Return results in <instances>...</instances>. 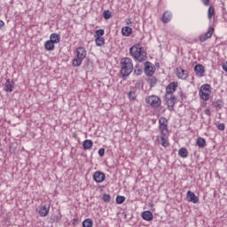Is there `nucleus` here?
Masks as SVG:
<instances>
[{
	"label": "nucleus",
	"mask_w": 227,
	"mask_h": 227,
	"mask_svg": "<svg viewBox=\"0 0 227 227\" xmlns=\"http://www.w3.org/2000/svg\"><path fill=\"white\" fill-rule=\"evenodd\" d=\"M129 54L134 58L135 61L138 63H143L146 61L147 54L146 51H143V48L139 44H135L129 48Z\"/></svg>",
	"instance_id": "obj_1"
},
{
	"label": "nucleus",
	"mask_w": 227,
	"mask_h": 227,
	"mask_svg": "<svg viewBox=\"0 0 227 227\" xmlns=\"http://www.w3.org/2000/svg\"><path fill=\"white\" fill-rule=\"evenodd\" d=\"M134 70V64L130 58H122L121 59V75L122 78L129 77V74H132Z\"/></svg>",
	"instance_id": "obj_2"
},
{
	"label": "nucleus",
	"mask_w": 227,
	"mask_h": 227,
	"mask_svg": "<svg viewBox=\"0 0 227 227\" xmlns=\"http://www.w3.org/2000/svg\"><path fill=\"white\" fill-rule=\"evenodd\" d=\"M75 54L76 56L73 59V67H81L86 58V49L84 47H78L75 51Z\"/></svg>",
	"instance_id": "obj_3"
},
{
	"label": "nucleus",
	"mask_w": 227,
	"mask_h": 227,
	"mask_svg": "<svg viewBox=\"0 0 227 227\" xmlns=\"http://www.w3.org/2000/svg\"><path fill=\"white\" fill-rule=\"evenodd\" d=\"M210 93H212V87L210 84L206 83L200 87L199 95L202 100L207 102V100L210 99Z\"/></svg>",
	"instance_id": "obj_4"
},
{
	"label": "nucleus",
	"mask_w": 227,
	"mask_h": 227,
	"mask_svg": "<svg viewBox=\"0 0 227 227\" xmlns=\"http://www.w3.org/2000/svg\"><path fill=\"white\" fill-rule=\"evenodd\" d=\"M145 102L149 104V106H152V107H160V104H162L160 98L155 95L148 96L145 98Z\"/></svg>",
	"instance_id": "obj_5"
},
{
	"label": "nucleus",
	"mask_w": 227,
	"mask_h": 227,
	"mask_svg": "<svg viewBox=\"0 0 227 227\" xmlns=\"http://www.w3.org/2000/svg\"><path fill=\"white\" fill-rule=\"evenodd\" d=\"M165 104L168 106V111H175V105L176 104L175 95H165Z\"/></svg>",
	"instance_id": "obj_6"
},
{
	"label": "nucleus",
	"mask_w": 227,
	"mask_h": 227,
	"mask_svg": "<svg viewBox=\"0 0 227 227\" xmlns=\"http://www.w3.org/2000/svg\"><path fill=\"white\" fill-rule=\"evenodd\" d=\"M159 125L161 136H168V134H169V130H168V119L160 117L159 120Z\"/></svg>",
	"instance_id": "obj_7"
},
{
	"label": "nucleus",
	"mask_w": 227,
	"mask_h": 227,
	"mask_svg": "<svg viewBox=\"0 0 227 227\" xmlns=\"http://www.w3.org/2000/svg\"><path fill=\"white\" fill-rule=\"evenodd\" d=\"M93 180L97 184H102V182L106 180V174H104V172L96 171L93 174Z\"/></svg>",
	"instance_id": "obj_8"
},
{
	"label": "nucleus",
	"mask_w": 227,
	"mask_h": 227,
	"mask_svg": "<svg viewBox=\"0 0 227 227\" xmlns=\"http://www.w3.org/2000/svg\"><path fill=\"white\" fill-rule=\"evenodd\" d=\"M212 35H214V27H210L205 34L201 35L199 38L200 42H207L208 38H212Z\"/></svg>",
	"instance_id": "obj_9"
},
{
	"label": "nucleus",
	"mask_w": 227,
	"mask_h": 227,
	"mask_svg": "<svg viewBox=\"0 0 227 227\" xmlns=\"http://www.w3.org/2000/svg\"><path fill=\"white\" fill-rule=\"evenodd\" d=\"M212 35H214V27H210L205 34L201 35L199 38L200 42H207L208 38H212Z\"/></svg>",
	"instance_id": "obj_10"
},
{
	"label": "nucleus",
	"mask_w": 227,
	"mask_h": 227,
	"mask_svg": "<svg viewBox=\"0 0 227 227\" xmlns=\"http://www.w3.org/2000/svg\"><path fill=\"white\" fill-rule=\"evenodd\" d=\"M212 35H214V27H210L205 34L201 35L199 38L200 42H207L208 38H212Z\"/></svg>",
	"instance_id": "obj_11"
},
{
	"label": "nucleus",
	"mask_w": 227,
	"mask_h": 227,
	"mask_svg": "<svg viewBox=\"0 0 227 227\" xmlns=\"http://www.w3.org/2000/svg\"><path fill=\"white\" fill-rule=\"evenodd\" d=\"M176 88H178V82H173L169 83L166 88L165 95H173V93L176 91Z\"/></svg>",
	"instance_id": "obj_12"
},
{
	"label": "nucleus",
	"mask_w": 227,
	"mask_h": 227,
	"mask_svg": "<svg viewBox=\"0 0 227 227\" xmlns=\"http://www.w3.org/2000/svg\"><path fill=\"white\" fill-rule=\"evenodd\" d=\"M186 196L188 198V201H191L192 203L200 202V198H198V196H196V194L191 191L187 192Z\"/></svg>",
	"instance_id": "obj_13"
},
{
	"label": "nucleus",
	"mask_w": 227,
	"mask_h": 227,
	"mask_svg": "<svg viewBox=\"0 0 227 227\" xmlns=\"http://www.w3.org/2000/svg\"><path fill=\"white\" fill-rule=\"evenodd\" d=\"M145 73L146 74V75H153V67H152V62L146 61L145 63Z\"/></svg>",
	"instance_id": "obj_14"
},
{
	"label": "nucleus",
	"mask_w": 227,
	"mask_h": 227,
	"mask_svg": "<svg viewBox=\"0 0 227 227\" xmlns=\"http://www.w3.org/2000/svg\"><path fill=\"white\" fill-rule=\"evenodd\" d=\"M176 75L178 79L185 80L187 77H189V74H187V71L184 70L183 68H177L176 69Z\"/></svg>",
	"instance_id": "obj_15"
},
{
	"label": "nucleus",
	"mask_w": 227,
	"mask_h": 227,
	"mask_svg": "<svg viewBox=\"0 0 227 227\" xmlns=\"http://www.w3.org/2000/svg\"><path fill=\"white\" fill-rule=\"evenodd\" d=\"M194 72L197 74V75H200V77H202V75L205 74V67H203L201 64H199L195 66Z\"/></svg>",
	"instance_id": "obj_16"
},
{
	"label": "nucleus",
	"mask_w": 227,
	"mask_h": 227,
	"mask_svg": "<svg viewBox=\"0 0 227 227\" xmlns=\"http://www.w3.org/2000/svg\"><path fill=\"white\" fill-rule=\"evenodd\" d=\"M13 88H14L13 81H11L10 79H8L5 82V91H7L8 93H12V91H13Z\"/></svg>",
	"instance_id": "obj_17"
},
{
	"label": "nucleus",
	"mask_w": 227,
	"mask_h": 227,
	"mask_svg": "<svg viewBox=\"0 0 227 227\" xmlns=\"http://www.w3.org/2000/svg\"><path fill=\"white\" fill-rule=\"evenodd\" d=\"M142 218L144 221H152V219H153V213L151 211H144L142 213Z\"/></svg>",
	"instance_id": "obj_18"
},
{
	"label": "nucleus",
	"mask_w": 227,
	"mask_h": 227,
	"mask_svg": "<svg viewBox=\"0 0 227 227\" xmlns=\"http://www.w3.org/2000/svg\"><path fill=\"white\" fill-rule=\"evenodd\" d=\"M172 17H173V15H171V12H165L161 18L163 24H168V22H169V20H171Z\"/></svg>",
	"instance_id": "obj_19"
},
{
	"label": "nucleus",
	"mask_w": 227,
	"mask_h": 227,
	"mask_svg": "<svg viewBox=\"0 0 227 227\" xmlns=\"http://www.w3.org/2000/svg\"><path fill=\"white\" fill-rule=\"evenodd\" d=\"M83 150H91L93 147V140L86 139L82 143Z\"/></svg>",
	"instance_id": "obj_20"
},
{
	"label": "nucleus",
	"mask_w": 227,
	"mask_h": 227,
	"mask_svg": "<svg viewBox=\"0 0 227 227\" xmlns=\"http://www.w3.org/2000/svg\"><path fill=\"white\" fill-rule=\"evenodd\" d=\"M213 106L215 107L216 111H221V109L224 107V102H223L221 99H218L213 102Z\"/></svg>",
	"instance_id": "obj_21"
},
{
	"label": "nucleus",
	"mask_w": 227,
	"mask_h": 227,
	"mask_svg": "<svg viewBox=\"0 0 227 227\" xmlns=\"http://www.w3.org/2000/svg\"><path fill=\"white\" fill-rule=\"evenodd\" d=\"M196 145L199 148H205L207 146V140L200 137L197 138Z\"/></svg>",
	"instance_id": "obj_22"
},
{
	"label": "nucleus",
	"mask_w": 227,
	"mask_h": 227,
	"mask_svg": "<svg viewBox=\"0 0 227 227\" xmlns=\"http://www.w3.org/2000/svg\"><path fill=\"white\" fill-rule=\"evenodd\" d=\"M60 36L57 33H53L50 36V42H52V43H59Z\"/></svg>",
	"instance_id": "obj_23"
},
{
	"label": "nucleus",
	"mask_w": 227,
	"mask_h": 227,
	"mask_svg": "<svg viewBox=\"0 0 227 227\" xmlns=\"http://www.w3.org/2000/svg\"><path fill=\"white\" fill-rule=\"evenodd\" d=\"M121 33L123 36H130L132 35V27H124L121 28Z\"/></svg>",
	"instance_id": "obj_24"
},
{
	"label": "nucleus",
	"mask_w": 227,
	"mask_h": 227,
	"mask_svg": "<svg viewBox=\"0 0 227 227\" xmlns=\"http://www.w3.org/2000/svg\"><path fill=\"white\" fill-rule=\"evenodd\" d=\"M179 157H182L183 159H186V157H189V151L185 148H181L178 151Z\"/></svg>",
	"instance_id": "obj_25"
},
{
	"label": "nucleus",
	"mask_w": 227,
	"mask_h": 227,
	"mask_svg": "<svg viewBox=\"0 0 227 227\" xmlns=\"http://www.w3.org/2000/svg\"><path fill=\"white\" fill-rule=\"evenodd\" d=\"M44 49L46 51H54V43H52V41L50 40L46 41L44 43Z\"/></svg>",
	"instance_id": "obj_26"
},
{
	"label": "nucleus",
	"mask_w": 227,
	"mask_h": 227,
	"mask_svg": "<svg viewBox=\"0 0 227 227\" xmlns=\"http://www.w3.org/2000/svg\"><path fill=\"white\" fill-rule=\"evenodd\" d=\"M49 208L50 207H47V206H43V207H41V209L39 210L41 217H46V215L49 214Z\"/></svg>",
	"instance_id": "obj_27"
},
{
	"label": "nucleus",
	"mask_w": 227,
	"mask_h": 227,
	"mask_svg": "<svg viewBox=\"0 0 227 227\" xmlns=\"http://www.w3.org/2000/svg\"><path fill=\"white\" fill-rule=\"evenodd\" d=\"M95 43L98 47H102L106 43V39L104 37H95Z\"/></svg>",
	"instance_id": "obj_28"
},
{
	"label": "nucleus",
	"mask_w": 227,
	"mask_h": 227,
	"mask_svg": "<svg viewBox=\"0 0 227 227\" xmlns=\"http://www.w3.org/2000/svg\"><path fill=\"white\" fill-rule=\"evenodd\" d=\"M166 137L167 136H163V135H161L160 137V145L164 148H168V146H169V142H168V139H166Z\"/></svg>",
	"instance_id": "obj_29"
},
{
	"label": "nucleus",
	"mask_w": 227,
	"mask_h": 227,
	"mask_svg": "<svg viewBox=\"0 0 227 227\" xmlns=\"http://www.w3.org/2000/svg\"><path fill=\"white\" fill-rule=\"evenodd\" d=\"M82 227H93V220H91V218L83 220Z\"/></svg>",
	"instance_id": "obj_30"
},
{
	"label": "nucleus",
	"mask_w": 227,
	"mask_h": 227,
	"mask_svg": "<svg viewBox=\"0 0 227 227\" xmlns=\"http://www.w3.org/2000/svg\"><path fill=\"white\" fill-rule=\"evenodd\" d=\"M106 35V31L104 29H98L95 31L94 38H102Z\"/></svg>",
	"instance_id": "obj_31"
},
{
	"label": "nucleus",
	"mask_w": 227,
	"mask_h": 227,
	"mask_svg": "<svg viewBox=\"0 0 227 227\" xmlns=\"http://www.w3.org/2000/svg\"><path fill=\"white\" fill-rule=\"evenodd\" d=\"M103 17H104V19H106V20H109V19H111V17H113V14L111 13V12L109 10H106V11H104Z\"/></svg>",
	"instance_id": "obj_32"
},
{
	"label": "nucleus",
	"mask_w": 227,
	"mask_h": 227,
	"mask_svg": "<svg viewBox=\"0 0 227 227\" xmlns=\"http://www.w3.org/2000/svg\"><path fill=\"white\" fill-rule=\"evenodd\" d=\"M125 200H126L125 196L118 195L116 197L117 205H121V203H123L125 201Z\"/></svg>",
	"instance_id": "obj_33"
},
{
	"label": "nucleus",
	"mask_w": 227,
	"mask_h": 227,
	"mask_svg": "<svg viewBox=\"0 0 227 227\" xmlns=\"http://www.w3.org/2000/svg\"><path fill=\"white\" fill-rule=\"evenodd\" d=\"M149 84L152 88H153V86H155V84H157V78L151 76L149 78Z\"/></svg>",
	"instance_id": "obj_34"
},
{
	"label": "nucleus",
	"mask_w": 227,
	"mask_h": 227,
	"mask_svg": "<svg viewBox=\"0 0 227 227\" xmlns=\"http://www.w3.org/2000/svg\"><path fill=\"white\" fill-rule=\"evenodd\" d=\"M214 13H215V9L214 7H209L208 11H207V19H212V17H214Z\"/></svg>",
	"instance_id": "obj_35"
},
{
	"label": "nucleus",
	"mask_w": 227,
	"mask_h": 227,
	"mask_svg": "<svg viewBox=\"0 0 227 227\" xmlns=\"http://www.w3.org/2000/svg\"><path fill=\"white\" fill-rule=\"evenodd\" d=\"M103 201H105V203H110L111 201V195L109 194H104L102 197Z\"/></svg>",
	"instance_id": "obj_36"
},
{
	"label": "nucleus",
	"mask_w": 227,
	"mask_h": 227,
	"mask_svg": "<svg viewBox=\"0 0 227 227\" xmlns=\"http://www.w3.org/2000/svg\"><path fill=\"white\" fill-rule=\"evenodd\" d=\"M128 97L129 100H136V92L135 91H129L128 93Z\"/></svg>",
	"instance_id": "obj_37"
},
{
	"label": "nucleus",
	"mask_w": 227,
	"mask_h": 227,
	"mask_svg": "<svg viewBox=\"0 0 227 227\" xmlns=\"http://www.w3.org/2000/svg\"><path fill=\"white\" fill-rule=\"evenodd\" d=\"M134 74L136 75H141V74H143V71L141 69H139V67L137 66H136L135 70H134Z\"/></svg>",
	"instance_id": "obj_38"
},
{
	"label": "nucleus",
	"mask_w": 227,
	"mask_h": 227,
	"mask_svg": "<svg viewBox=\"0 0 227 227\" xmlns=\"http://www.w3.org/2000/svg\"><path fill=\"white\" fill-rule=\"evenodd\" d=\"M216 127L218 130H224V129H226V126L224 125V123H218Z\"/></svg>",
	"instance_id": "obj_39"
},
{
	"label": "nucleus",
	"mask_w": 227,
	"mask_h": 227,
	"mask_svg": "<svg viewBox=\"0 0 227 227\" xmlns=\"http://www.w3.org/2000/svg\"><path fill=\"white\" fill-rule=\"evenodd\" d=\"M98 155H99V157H104V155H106V149L100 148L98 150Z\"/></svg>",
	"instance_id": "obj_40"
},
{
	"label": "nucleus",
	"mask_w": 227,
	"mask_h": 227,
	"mask_svg": "<svg viewBox=\"0 0 227 227\" xmlns=\"http://www.w3.org/2000/svg\"><path fill=\"white\" fill-rule=\"evenodd\" d=\"M201 3L204 6H208V4H210V0H201Z\"/></svg>",
	"instance_id": "obj_41"
},
{
	"label": "nucleus",
	"mask_w": 227,
	"mask_h": 227,
	"mask_svg": "<svg viewBox=\"0 0 227 227\" xmlns=\"http://www.w3.org/2000/svg\"><path fill=\"white\" fill-rule=\"evenodd\" d=\"M223 70L227 73V62L223 64Z\"/></svg>",
	"instance_id": "obj_42"
},
{
	"label": "nucleus",
	"mask_w": 227,
	"mask_h": 227,
	"mask_svg": "<svg viewBox=\"0 0 227 227\" xmlns=\"http://www.w3.org/2000/svg\"><path fill=\"white\" fill-rule=\"evenodd\" d=\"M179 95L181 97V100H184V98H185V94H184V92L180 91Z\"/></svg>",
	"instance_id": "obj_43"
},
{
	"label": "nucleus",
	"mask_w": 227,
	"mask_h": 227,
	"mask_svg": "<svg viewBox=\"0 0 227 227\" xmlns=\"http://www.w3.org/2000/svg\"><path fill=\"white\" fill-rule=\"evenodd\" d=\"M204 113L207 116H210V109H206Z\"/></svg>",
	"instance_id": "obj_44"
},
{
	"label": "nucleus",
	"mask_w": 227,
	"mask_h": 227,
	"mask_svg": "<svg viewBox=\"0 0 227 227\" xmlns=\"http://www.w3.org/2000/svg\"><path fill=\"white\" fill-rule=\"evenodd\" d=\"M4 21L0 20V29L1 27H4Z\"/></svg>",
	"instance_id": "obj_45"
}]
</instances>
